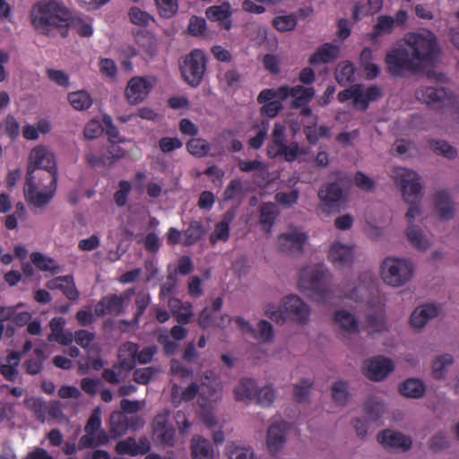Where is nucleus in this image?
<instances>
[{
    "label": "nucleus",
    "mask_w": 459,
    "mask_h": 459,
    "mask_svg": "<svg viewBox=\"0 0 459 459\" xmlns=\"http://www.w3.org/2000/svg\"><path fill=\"white\" fill-rule=\"evenodd\" d=\"M307 240V235L299 228L290 229L277 238V248L288 255L302 253Z\"/></svg>",
    "instance_id": "obj_12"
},
{
    "label": "nucleus",
    "mask_w": 459,
    "mask_h": 459,
    "mask_svg": "<svg viewBox=\"0 0 459 459\" xmlns=\"http://www.w3.org/2000/svg\"><path fill=\"white\" fill-rule=\"evenodd\" d=\"M127 416L115 411L110 416V434L113 437L123 436L127 431Z\"/></svg>",
    "instance_id": "obj_36"
},
{
    "label": "nucleus",
    "mask_w": 459,
    "mask_h": 459,
    "mask_svg": "<svg viewBox=\"0 0 459 459\" xmlns=\"http://www.w3.org/2000/svg\"><path fill=\"white\" fill-rule=\"evenodd\" d=\"M190 447L193 459H213L214 451L208 439L195 435L191 439Z\"/></svg>",
    "instance_id": "obj_27"
},
{
    "label": "nucleus",
    "mask_w": 459,
    "mask_h": 459,
    "mask_svg": "<svg viewBox=\"0 0 459 459\" xmlns=\"http://www.w3.org/2000/svg\"><path fill=\"white\" fill-rule=\"evenodd\" d=\"M395 178L402 186L403 195L406 203L410 204L405 213L407 225L416 224L415 218L421 215L420 200L422 197V186L420 182V176L413 170L405 168H399L395 171Z\"/></svg>",
    "instance_id": "obj_4"
},
{
    "label": "nucleus",
    "mask_w": 459,
    "mask_h": 459,
    "mask_svg": "<svg viewBox=\"0 0 459 459\" xmlns=\"http://www.w3.org/2000/svg\"><path fill=\"white\" fill-rule=\"evenodd\" d=\"M366 327L369 333L380 332L385 327L384 318L381 311L368 314L366 320Z\"/></svg>",
    "instance_id": "obj_52"
},
{
    "label": "nucleus",
    "mask_w": 459,
    "mask_h": 459,
    "mask_svg": "<svg viewBox=\"0 0 459 459\" xmlns=\"http://www.w3.org/2000/svg\"><path fill=\"white\" fill-rule=\"evenodd\" d=\"M32 169V175L36 169H44L48 177H52L54 171L57 174L54 155L44 146H37L30 153L27 172Z\"/></svg>",
    "instance_id": "obj_14"
},
{
    "label": "nucleus",
    "mask_w": 459,
    "mask_h": 459,
    "mask_svg": "<svg viewBox=\"0 0 459 459\" xmlns=\"http://www.w3.org/2000/svg\"><path fill=\"white\" fill-rule=\"evenodd\" d=\"M454 357L446 353L437 356L432 362L433 376L436 379H441L445 377L446 368L454 363Z\"/></svg>",
    "instance_id": "obj_38"
},
{
    "label": "nucleus",
    "mask_w": 459,
    "mask_h": 459,
    "mask_svg": "<svg viewBox=\"0 0 459 459\" xmlns=\"http://www.w3.org/2000/svg\"><path fill=\"white\" fill-rule=\"evenodd\" d=\"M364 411L369 420L376 421L385 414V406L379 398L373 396L365 402Z\"/></svg>",
    "instance_id": "obj_34"
},
{
    "label": "nucleus",
    "mask_w": 459,
    "mask_h": 459,
    "mask_svg": "<svg viewBox=\"0 0 459 459\" xmlns=\"http://www.w3.org/2000/svg\"><path fill=\"white\" fill-rule=\"evenodd\" d=\"M49 290H60L70 300H76L79 298V291L75 287L73 275L58 276L49 280L46 283Z\"/></svg>",
    "instance_id": "obj_23"
},
{
    "label": "nucleus",
    "mask_w": 459,
    "mask_h": 459,
    "mask_svg": "<svg viewBox=\"0 0 459 459\" xmlns=\"http://www.w3.org/2000/svg\"><path fill=\"white\" fill-rule=\"evenodd\" d=\"M30 258L35 266L40 271L49 272L51 274H57L61 272V267L56 261L42 253L33 252Z\"/></svg>",
    "instance_id": "obj_33"
},
{
    "label": "nucleus",
    "mask_w": 459,
    "mask_h": 459,
    "mask_svg": "<svg viewBox=\"0 0 459 459\" xmlns=\"http://www.w3.org/2000/svg\"><path fill=\"white\" fill-rule=\"evenodd\" d=\"M154 83L151 79L145 77L135 76L129 80L125 90V97L130 105H136L143 101Z\"/></svg>",
    "instance_id": "obj_15"
},
{
    "label": "nucleus",
    "mask_w": 459,
    "mask_h": 459,
    "mask_svg": "<svg viewBox=\"0 0 459 459\" xmlns=\"http://www.w3.org/2000/svg\"><path fill=\"white\" fill-rule=\"evenodd\" d=\"M376 290V277L368 272L363 273L353 281H347L342 284L344 296L354 301H368Z\"/></svg>",
    "instance_id": "obj_9"
},
{
    "label": "nucleus",
    "mask_w": 459,
    "mask_h": 459,
    "mask_svg": "<svg viewBox=\"0 0 459 459\" xmlns=\"http://www.w3.org/2000/svg\"><path fill=\"white\" fill-rule=\"evenodd\" d=\"M299 198V191L298 189H292L289 192H278L274 199L275 201L284 207H291L297 204Z\"/></svg>",
    "instance_id": "obj_51"
},
{
    "label": "nucleus",
    "mask_w": 459,
    "mask_h": 459,
    "mask_svg": "<svg viewBox=\"0 0 459 459\" xmlns=\"http://www.w3.org/2000/svg\"><path fill=\"white\" fill-rule=\"evenodd\" d=\"M415 97L429 107L437 108L450 100V92L442 86H422L415 91Z\"/></svg>",
    "instance_id": "obj_16"
},
{
    "label": "nucleus",
    "mask_w": 459,
    "mask_h": 459,
    "mask_svg": "<svg viewBox=\"0 0 459 459\" xmlns=\"http://www.w3.org/2000/svg\"><path fill=\"white\" fill-rule=\"evenodd\" d=\"M345 179L339 172L333 181H327L319 187L317 196L323 205L333 208L340 206L345 200Z\"/></svg>",
    "instance_id": "obj_10"
},
{
    "label": "nucleus",
    "mask_w": 459,
    "mask_h": 459,
    "mask_svg": "<svg viewBox=\"0 0 459 459\" xmlns=\"http://www.w3.org/2000/svg\"><path fill=\"white\" fill-rule=\"evenodd\" d=\"M333 326L342 335H352L359 332V321L346 309H338L333 316Z\"/></svg>",
    "instance_id": "obj_18"
},
{
    "label": "nucleus",
    "mask_w": 459,
    "mask_h": 459,
    "mask_svg": "<svg viewBox=\"0 0 459 459\" xmlns=\"http://www.w3.org/2000/svg\"><path fill=\"white\" fill-rule=\"evenodd\" d=\"M365 368L369 379L382 381L394 369V364L391 359L379 355L368 359Z\"/></svg>",
    "instance_id": "obj_17"
},
{
    "label": "nucleus",
    "mask_w": 459,
    "mask_h": 459,
    "mask_svg": "<svg viewBox=\"0 0 459 459\" xmlns=\"http://www.w3.org/2000/svg\"><path fill=\"white\" fill-rule=\"evenodd\" d=\"M124 156L123 150L116 144H111L106 152L101 154V165L111 167L114 162Z\"/></svg>",
    "instance_id": "obj_49"
},
{
    "label": "nucleus",
    "mask_w": 459,
    "mask_h": 459,
    "mask_svg": "<svg viewBox=\"0 0 459 459\" xmlns=\"http://www.w3.org/2000/svg\"><path fill=\"white\" fill-rule=\"evenodd\" d=\"M182 142L177 137H163L159 141V147L164 153H169L182 147Z\"/></svg>",
    "instance_id": "obj_63"
},
{
    "label": "nucleus",
    "mask_w": 459,
    "mask_h": 459,
    "mask_svg": "<svg viewBox=\"0 0 459 459\" xmlns=\"http://www.w3.org/2000/svg\"><path fill=\"white\" fill-rule=\"evenodd\" d=\"M315 93L316 91L312 87H305L303 85L293 86L291 91V97L293 98L291 108H299L307 105L314 98Z\"/></svg>",
    "instance_id": "obj_32"
},
{
    "label": "nucleus",
    "mask_w": 459,
    "mask_h": 459,
    "mask_svg": "<svg viewBox=\"0 0 459 459\" xmlns=\"http://www.w3.org/2000/svg\"><path fill=\"white\" fill-rule=\"evenodd\" d=\"M377 443L387 451L408 452L412 447V438L401 431L385 429L377 434Z\"/></svg>",
    "instance_id": "obj_13"
},
{
    "label": "nucleus",
    "mask_w": 459,
    "mask_h": 459,
    "mask_svg": "<svg viewBox=\"0 0 459 459\" xmlns=\"http://www.w3.org/2000/svg\"><path fill=\"white\" fill-rule=\"evenodd\" d=\"M229 456L230 459H253L254 451L251 447L235 446L230 449Z\"/></svg>",
    "instance_id": "obj_64"
},
{
    "label": "nucleus",
    "mask_w": 459,
    "mask_h": 459,
    "mask_svg": "<svg viewBox=\"0 0 459 459\" xmlns=\"http://www.w3.org/2000/svg\"><path fill=\"white\" fill-rule=\"evenodd\" d=\"M394 20L391 16L381 15L377 18V22L374 26L371 39H377L384 34H389L393 30Z\"/></svg>",
    "instance_id": "obj_44"
},
{
    "label": "nucleus",
    "mask_w": 459,
    "mask_h": 459,
    "mask_svg": "<svg viewBox=\"0 0 459 459\" xmlns=\"http://www.w3.org/2000/svg\"><path fill=\"white\" fill-rule=\"evenodd\" d=\"M339 48L335 45L325 43L316 48L315 53L309 57V64L318 65L330 63L338 56Z\"/></svg>",
    "instance_id": "obj_28"
},
{
    "label": "nucleus",
    "mask_w": 459,
    "mask_h": 459,
    "mask_svg": "<svg viewBox=\"0 0 459 459\" xmlns=\"http://www.w3.org/2000/svg\"><path fill=\"white\" fill-rule=\"evenodd\" d=\"M22 353L18 351H12L6 357V363L0 365V373L8 381H15L18 375V365L21 361Z\"/></svg>",
    "instance_id": "obj_31"
},
{
    "label": "nucleus",
    "mask_w": 459,
    "mask_h": 459,
    "mask_svg": "<svg viewBox=\"0 0 459 459\" xmlns=\"http://www.w3.org/2000/svg\"><path fill=\"white\" fill-rule=\"evenodd\" d=\"M160 371V369L158 367L137 368L133 373V379L137 384L147 385Z\"/></svg>",
    "instance_id": "obj_47"
},
{
    "label": "nucleus",
    "mask_w": 459,
    "mask_h": 459,
    "mask_svg": "<svg viewBox=\"0 0 459 459\" xmlns=\"http://www.w3.org/2000/svg\"><path fill=\"white\" fill-rule=\"evenodd\" d=\"M48 178L50 182L46 186V190L40 191L35 182L36 177L32 175V169H29L23 187L24 197L28 204L42 208L51 201L56 190L57 174L54 171L52 177Z\"/></svg>",
    "instance_id": "obj_7"
},
{
    "label": "nucleus",
    "mask_w": 459,
    "mask_h": 459,
    "mask_svg": "<svg viewBox=\"0 0 459 459\" xmlns=\"http://www.w3.org/2000/svg\"><path fill=\"white\" fill-rule=\"evenodd\" d=\"M297 24L295 15L278 16L273 20V26L280 31L292 30Z\"/></svg>",
    "instance_id": "obj_56"
},
{
    "label": "nucleus",
    "mask_w": 459,
    "mask_h": 459,
    "mask_svg": "<svg viewBox=\"0 0 459 459\" xmlns=\"http://www.w3.org/2000/svg\"><path fill=\"white\" fill-rule=\"evenodd\" d=\"M186 147L187 152L196 158L206 156L211 150V145L202 138L190 139L186 142Z\"/></svg>",
    "instance_id": "obj_39"
},
{
    "label": "nucleus",
    "mask_w": 459,
    "mask_h": 459,
    "mask_svg": "<svg viewBox=\"0 0 459 459\" xmlns=\"http://www.w3.org/2000/svg\"><path fill=\"white\" fill-rule=\"evenodd\" d=\"M353 256L352 247L340 242H334L328 254L330 261L339 268L350 266L353 262Z\"/></svg>",
    "instance_id": "obj_22"
},
{
    "label": "nucleus",
    "mask_w": 459,
    "mask_h": 459,
    "mask_svg": "<svg viewBox=\"0 0 459 459\" xmlns=\"http://www.w3.org/2000/svg\"><path fill=\"white\" fill-rule=\"evenodd\" d=\"M204 229L200 221H191L188 228L184 231V245L191 246L197 242L204 234Z\"/></svg>",
    "instance_id": "obj_42"
},
{
    "label": "nucleus",
    "mask_w": 459,
    "mask_h": 459,
    "mask_svg": "<svg viewBox=\"0 0 459 459\" xmlns=\"http://www.w3.org/2000/svg\"><path fill=\"white\" fill-rule=\"evenodd\" d=\"M439 56L436 36L429 30L409 33L403 48L390 50L385 56L387 71L395 77L417 73L434 65Z\"/></svg>",
    "instance_id": "obj_1"
},
{
    "label": "nucleus",
    "mask_w": 459,
    "mask_h": 459,
    "mask_svg": "<svg viewBox=\"0 0 459 459\" xmlns=\"http://www.w3.org/2000/svg\"><path fill=\"white\" fill-rule=\"evenodd\" d=\"M160 14L165 18L172 17L178 10V0H155Z\"/></svg>",
    "instance_id": "obj_54"
},
{
    "label": "nucleus",
    "mask_w": 459,
    "mask_h": 459,
    "mask_svg": "<svg viewBox=\"0 0 459 459\" xmlns=\"http://www.w3.org/2000/svg\"><path fill=\"white\" fill-rule=\"evenodd\" d=\"M73 28L82 37H90L92 34V27L91 24L83 22L81 18H76L70 12L69 29Z\"/></svg>",
    "instance_id": "obj_50"
},
{
    "label": "nucleus",
    "mask_w": 459,
    "mask_h": 459,
    "mask_svg": "<svg viewBox=\"0 0 459 459\" xmlns=\"http://www.w3.org/2000/svg\"><path fill=\"white\" fill-rule=\"evenodd\" d=\"M264 313L277 324L291 321L299 325H307L310 320L311 307L298 295L290 294L283 297L278 307L268 304Z\"/></svg>",
    "instance_id": "obj_3"
},
{
    "label": "nucleus",
    "mask_w": 459,
    "mask_h": 459,
    "mask_svg": "<svg viewBox=\"0 0 459 459\" xmlns=\"http://www.w3.org/2000/svg\"><path fill=\"white\" fill-rule=\"evenodd\" d=\"M100 410L99 408H96L93 410L91 417L89 418L84 427V431L86 433H91L95 435L100 430Z\"/></svg>",
    "instance_id": "obj_61"
},
{
    "label": "nucleus",
    "mask_w": 459,
    "mask_h": 459,
    "mask_svg": "<svg viewBox=\"0 0 459 459\" xmlns=\"http://www.w3.org/2000/svg\"><path fill=\"white\" fill-rule=\"evenodd\" d=\"M404 234L408 243L419 251H426L431 246V239L418 224L406 225Z\"/></svg>",
    "instance_id": "obj_21"
},
{
    "label": "nucleus",
    "mask_w": 459,
    "mask_h": 459,
    "mask_svg": "<svg viewBox=\"0 0 459 459\" xmlns=\"http://www.w3.org/2000/svg\"><path fill=\"white\" fill-rule=\"evenodd\" d=\"M439 314V307L435 304L426 303L417 307L410 316V324L412 328L420 330L430 320Z\"/></svg>",
    "instance_id": "obj_19"
},
{
    "label": "nucleus",
    "mask_w": 459,
    "mask_h": 459,
    "mask_svg": "<svg viewBox=\"0 0 459 459\" xmlns=\"http://www.w3.org/2000/svg\"><path fill=\"white\" fill-rule=\"evenodd\" d=\"M330 273L323 265H313L303 268L299 274L298 286L301 291H309L322 299H327Z\"/></svg>",
    "instance_id": "obj_6"
},
{
    "label": "nucleus",
    "mask_w": 459,
    "mask_h": 459,
    "mask_svg": "<svg viewBox=\"0 0 459 459\" xmlns=\"http://www.w3.org/2000/svg\"><path fill=\"white\" fill-rule=\"evenodd\" d=\"M157 342L162 345L163 351L166 356H171L175 354L178 348V342L175 340H170V337L165 331L159 333Z\"/></svg>",
    "instance_id": "obj_57"
},
{
    "label": "nucleus",
    "mask_w": 459,
    "mask_h": 459,
    "mask_svg": "<svg viewBox=\"0 0 459 459\" xmlns=\"http://www.w3.org/2000/svg\"><path fill=\"white\" fill-rule=\"evenodd\" d=\"M399 392L403 396L418 399L424 395L425 385L419 378H409L401 384Z\"/></svg>",
    "instance_id": "obj_30"
},
{
    "label": "nucleus",
    "mask_w": 459,
    "mask_h": 459,
    "mask_svg": "<svg viewBox=\"0 0 459 459\" xmlns=\"http://www.w3.org/2000/svg\"><path fill=\"white\" fill-rule=\"evenodd\" d=\"M70 12L61 1L39 0L31 6L30 19L38 34L65 38L69 33Z\"/></svg>",
    "instance_id": "obj_2"
},
{
    "label": "nucleus",
    "mask_w": 459,
    "mask_h": 459,
    "mask_svg": "<svg viewBox=\"0 0 459 459\" xmlns=\"http://www.w3.org/2000/svg\"><path fill=\"white\" fill-rule=\"evenodd\" d=\"M67 99L72 107L77 110L88 109L92 104V99L86 91L70 92Z\"/></svg>",
    "instance_id": "obj_37"
},
{
    "label": "nucleus",
    "mask_w": 459,
    "mask_h": 459,
    "mask_svg": "<svg viewBox=\"0 0 459 459\" xmlns=\"http://www.w3.org/2000/svg\"><path fill=\"white\" fill-rule=\"evenodd\" d=\"M4 128L5 134L11 138V140H15L20 134V125L14 116L9 114L6 116L4 122Z\"/></svg>",
    "instance_id": "obj_60"
},
{
    "label": "nucleus",
    "mask_w": 459,
    "mask_h": 459,
    "mask_svg": "<svg viewBox=\"0 0 459 459\" xmlns=\"http://www.w3.org/2000/svg\"><path fill=\"white\" fill-rule=\"evenodd\" d=\"M289 424L286 421L273 423L267 430L266 444L271 453H277L286 442Z\"/></svg>",
    "instance_id": "obj_20"
},
{
    "label": "nucleus",
    "mask_w": 459,
    "mask_h": 459,
    "mask_svg": "<svg viewBox=\"0 0 459 459\" xmlns=\"http://www.w3.org/2000/svg\"><path fill=\"white\" fill-rule=\"evenodd\" d=\"M216 312L210 307H204L200 313L198 324L202 328H208L213 325L219 327H224L230 322L227 316H222L220 322L215 321Z\"/></svg>",
    "instance_id": "obj_35"
},
{
    "label": "nucleus",
    "mask_w": 459,
    "mask_h": 459,
    "mask_svg": "<svg viewBox=\"0 0 459 459\" xmlns=\"http://www.w3.org/2000/svg\"><path fill=\"white\" fill-rule=\"evenodd\" d=\"M354 66L351 62L339 64L335 72V80L341 85H346L353 80Z\"/></svg>",
    "instance_id": "obj_45"
},
{
    "label": "nucleus",
    "mask_w": 459,
    "mask_h": 459,
    "mask_svg": "<svg viewBox=\"0 0 459 459\" xmlns=\"http://www.w3.org/2000/svg\"><path fill=\"white\" fill-rule=\"evenodd\" d=\"M275 399V391L270 385H265L262 388H258L255 394V402L263 407L270 406Z\"/></svg>",
    "instance_id": "obj_48"
},
{
    "label": "nucleus",
    "mask_w": 459,
    "mask_h": 459,
    "mask_svg": "<svg viewBox=\"0 0 459 459\" xmlns=\"http://www.w3.org/2000/svg\"><path fill=\"white\" fill-rule=\"evenodd\" d=\"M332 395L334 402L340 406H345L350 399L348 383L337 381L332 386Z\"/></svg>",
    "instance_id": "obj_40"
},
{
    "label": "nucleus",
    "mask_w": 459,
    "mask_h": 459,
    "mask_svg": "<svg viewBox=\"0 0 459 459\" xmlns=\"http://www.w3.org/2000/svg\"><path fill=\"white\" fill-rule=\"evenodd\" d=\"M258 386L252 378H242L234 387L235 399L238 402L252 401L255 398Z\"/></svg>",
    "instance_id": "obj_29"
},
{
    "label": "nucleus",
    "mask_w": 459,
    "mask_h": 459,
    "mask_svg": "<svg viewBox=\"0 0 459 459\" xmlns=\"http://www.w3.org/2000/svg\"><path fill=\"white\" fill-rule=\"evenodd\" d=\"M206 16L212 21H221L225 20V18H230V11L229 6L225 5H213L207 8Z\"/></svg>",
    "instance_id": "obj_58"
},
{
    "label": "nucleus",
    "mask_w": 459,
    "mask_h": 459,
    "mask_svg": "<svg viewBox=\"0 0 459 459\" xmlns=\"http://www.w3.org/2000/svg\"><path fill=\"white\" fill-rule=\"evenodd\" d=\"M277 207L272 203L264 204L260 210V222L264 225L272 226L276 216Z\"/></svg>",
    "instance_id": "obj_53"
},
{
    "label": "nucleus",
    "mask_w": 459,
    "mask_h": 459,
    "mask_svg": "<svg viewBox=\"0 0 459 459\" xmlns=\"http://www.w3.org/2000/svg\"><path fill=\"white\" fill-rule=\"evenodd\" d=\"M317 117H314V125L305 128V134L307 141L311 144H316L320 138L327 137L330 134V128L326 126L316 127Z\"/></svg>",
    "instance_id": "obj_43"
},
{
    "label": "nucleus",
    "mask_w": 459,
    "mask_h": 459,
    "mask_svg": "<svg viewBox=\"0 0 459 459\" xmlns=\"http://www.w3.org/2000/svg\"><path fill=\"white\" fill-rule=\"evenodd\" d=\"M207 59L200 49H194L180 61V71L184 80L192 87H197L205 74Z\"/></svg>",
    "instance_id": "obj_8"
},
{
    "label": "nucleus",
    "mask_w": 459,
    "mask_h": 459,
    "mask_svg": "<svg viewBox=\"0 0 459 459\" xmlns=\"http://www.w3.org/2000/svg\"><path fill=\"white\" fill-rule=\"evenodd\" d=\"M414 265L408 258L387 256L380 265L383 281L391 287L398 288L407 284L413 277Z\"/></svg>",
    "instance_id": "obj_5"
},
{
    "label": "nucleus",
    "mask_w": 459,
    "mask_h": 459,
    "mask_svg": "<svg viewBox=\"0 0 459 459\" xmlns=\"http://www.w3.org/2000/svg\"><path fill=\"white\" fill-rule=\"evenodd\" d=\"M354 180L356 186L362 191L372 192L375 189V181L360 171L355 174Z\"/></svg>",
    "instance_id": "obj_62"
},
{
    "label": "nucleus",
    "mask_w": 459,
    "mask_h": 459,
    "mask_svg": "<svg viewBox=\"0 0 459 459\" xmlns=\"http://www.w3.org/2000/svg\"><path fill=\"white\" fill-rule=\"evenodd\" d=\"M151 302V296L146 289H143L137 292L135 297V306L136 312L134 316L133 322L137 324L139 322L140 317L144 313L146 307L149 306Z\"/></svg>",
    "instance_id": "obj_46"
},
{
    "label": "nucleus",
    "mask_w": 459,
    "mask_h": 459,
    "mask_svg": "<svg viewBox=\"0 0 459 459\" xmlns=\"http://www.w3.org/2000/svg\"><path fill=\"white\" fill-rule=\"evenodd\" d=\"M170 411L168 409L160 411L152 421V434L155 442L164 446H173L175 444L176 431L169 423Z\"/></svg>",
    "instance_id": "obj_11"
},
{
    "label": "nucleus",
    "mask_w": 459,
    "mask_h": 459,
    "mask_svg": "<svg viewBox=\"0 0 459 459\" xmlns=\"http://www.w3.org/2000/svg\"><path fill=\"white\" fill-rule=\"evenodd\" d=\"M134 294V289H127L120 295L108 294L104 298V302L108 308V313L118 316L124 311L125 302H128Z\"/></svg>",
    "instance_id": "obj_26"
},
{
    "label": "nucleus",
    "mask_w": 459,
    "mask_h": 459,
    "mask_svg": "<svg viewBox=\"0 0 459 459\" xmlns=\"http://www.w3.org/2000/svg\"><path fill=\"white\" fill-rule=\"evenodd\" d=\"M236 216V211L230 209L224 212L221 220L215 224L214 230L210 236V242L215 244L218 240L227 241L230 236V224Z\"/></svg>",
    "instance_id": "obj_25"
},
{
    "label": "nucleus",
    "mask_w": 459,
    "mask_h": 459,
    "mask_svg": "<svg viewBox=\"0 0 459 459\" xmlns=\"http://www.w3.org/2000/svg\"><path fill=\"white\" fill-rule=\"evenodd\" d=\"M116 451L120 455H137L136 440L134 437H127L116 445Z\"/></svg>",
    "instance_id": "obj_59"
},
{
    "label": "nucleus",
    "mask_w": 459,
    "mask_h": 459,
    "mask_svg": "<svg viewBox=\"0 0 459 459\" xmlns=\"http://www.w3.org/2000/svg\"><path fill=\"white\" fill-rule=\"evenodd\" d=\"M429 146L436 154L442 155L446 159L454 160L457 156L456 149L446 141L432 140L429 142Z\"/></svg>",
    "instance_id": "obj_41"
},
{
    "label": "nucleus",
    "mask_w": 459,
    "mask_h": 459,
    "mask_svg": "<svg viewBox=\"0 0 459 459\" xmlns=\"http://www.w3.org/2000/svg\"><path fill=\"white\" fill-rule=\"evenodd\" d=\"M433 203L436 212L441 220L448 221L454 218L455 204L446 191H437L434 195Z\"/></svg>",
    "instance_id": "obj_24"
},
{
    "label": "nucleus",
    "mask_w": 459,
    "mask_h": 459,
    "mask_svg": "<svg viewBox=\"0 0 459 459\" xmlns=\"http://www.w3.org/2000/svg\"><path fill=\"white\" fill-rule=\"evenodd\" d=\"M428 446L434 452H440L448 448L450 446V442L444 433L437 432L429 438Z\"/></svg>",
    "instance_id": "obj_55"
}]
</instances>
